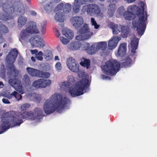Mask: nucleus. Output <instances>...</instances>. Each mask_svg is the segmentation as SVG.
Masks as SVG:
<instances>
[{"label": "nucleus", "mask_w": 157, "mask_h": 157, "mask_svg": "<svg viewBox=\"0 0 157 157\" xmlns=\"http://www.w3.org/2000/svg\"><path fill=\"white\" fill-rule=\"evenodd\" d=\"M62 32V34L69 39H71L74 36L73 31L67 28L63 29Z\"/></svg>", "instance_id": "5701e85b"}, {"label": "nucleus", "mask_w": 157, "mask_h": 157, "mask_svg": "<svg viewBox=\"0 0 157 157\" xmlns=\"http://www.w3.org/2000/svg\"><path fill=\"white\" fill-rule=\"evenodd\" d=\"M120 37L115 36L111 40H110L108 43V48L109 50H112L115 48L117 43L120 40Z\"/></svg>", "instance_id": "a211bd4d"}, {"label": "nucleus", "mask_w": 157, "mask_h": 157, "mask_svg": "<svg viewBox=\"0 0 157 157\" xmlns=\"http://www.w3.org/2000/svg\"><path fill=\"white\" fill-rule=\"evenodd\" d=\"M125 9L123 6H121L117 10V12L120 16H123L124 13L126 11Z\"/></svg>", "instance_id": "ea45409f"}, {"label": "nucleus", "mask_w": 157, "mask_h": 157, "mask_svg": "<svg viewBox=\"0 0 157 157\" xmlns=\"http://www.w3.org/2000/svg\"><path fill=\"white\" fill-rule=\"evenodd\" d=\"M23 80L26 86H29L30 84V79L29 76L25 75L24 76Z\"/></svg>", "instance_id": "c9c22d12"}, {"label": "nucleus", "mask_w": 157, "mask_h": 157, "mask_svg": "<svg viewBox=\"0 0 157 157\" xmlns=\"http://www.w3.org/2000/svg\"><path fill=\"white\" fill-rule=\"evenodd\" d=\"M71 22L73 26L75 28L78 29L83 24V20L81 17L75 16L71 18Z\"/></svg>", "instance_id": "f3484780"}, {"label": "nucleus", "mask_w": 157, "mask_h": 157, "mask_svg": "<svg viewBox=\"0 0 157 157\" xmlns=\"http://www.w3.org/2000/svg\"><path fill=\"white\" fill-rule=\"evenodd\" d=\"M71 5L67 4L64 6L63 11L64 13H68L71 11Z\"/></svg>", "instance_id": "e433bc0d"}, {"label": "nucleus", "mask_w": 157, "mask_h": 157, "mask_svg": "<svg viewBox=\"0 0 157 157\" xmlns=\"http://www.w3.org/2000/svg\"><path fill=\"white\" fill-rule=\"evenodd\" d=\"M54 1L56 3H59L60 1L61 0H54Z\"/></svg>", "instance_id": "680f3d73"}, {"label": "nucleus", "mask_w": 157, "mask_h": 157, "mask_svg": "<svg viewBox=\"0 0 157 157\" xmlns=\"http://www.w3.org/2000/svg\"><path fill=\"white\" fill-rule=\"evenodd\" d=\"M2 10L4 12L0 13V20L3 22L13 19L12 14L14 12V6L11 2L7 1L2 4Z\"/></svg>", "instance_id": "0eeeda50"}, {"label": "nucleus", "mask_w": 157, "mask_h": 157, "mask_svg": "<svg viewBox=\"0 0 157 157\" xmlns=\"http://www.w3.org/2000/svg\"><path fill=\"white\" fill-rule=\"evenodd\" d=\"M67 65L72 71L76 73L79 72V64L76 63L75 59L73 58L70 57L67 59Z\"/></svg>", "instance_id": "ddd939ff"}, {"label": "nucleus", "mask_w": 157, "mask_h": 157, "mask_svg": "<svg viewBox=\"0 0 157 157\" xmlns=\"http://www.w3.org/2000/svg\"><path fill=\"white\" fill-rule=\"evenodd\" d=\"M29 24V25L25 29L22 30L20 33V36L22 40L28 39L29 36V34H36L39 33L36 22L30 21Z\"/></svg>", "instance_id": "1a4fd4ad"}, {"label": "nucleus", "mask_w": 157, "mask_h": 157, "mask_svg": "<svg viewBox=\"0 0 157 157\" xmlns=\"http://www.w3.org/2000/svg\"><path fill=\"white\" fill-rule=\"evenodd\" d=\"M50 80L39 79L35 81L33 83V86L36 88H45L50 86L51 84Z\"/></svg>", "instance_id": "4468645a"}, {"label": "nucleus", "mask_w": 157, "mask_h": 157, "mask_svg": "<svg viewBox=\"0 0 157 157\" xmlns=\"http://www.w3.org/2000/svg\"><path fill=\"white\" fill-rule=\"evenodd\" d=\"M38 77L43 78H48L50 76V74L49 72H44L40 71Z\"/></svg>", "instance_id": "f704fd0d"}, {"label": "nucleus", "mask_w": 157, "mask_h": 157, "mask_svg": "<svg viewBox=\"0 0 157 157\" xmlns=\"http://www.w3.org/2000/svg\"><path fill=\"white\" fill-rule=\"evenodd\" d=\"M77 33L80 35L77 36L75 37V39L79 41L88 39L93 34V33L89 31L88 26L86 24L79 29Z\"/></svg>", "instance_id": "9d476101"}, {"label": "nucleus", "mask_w": 157, "mask_h": 157, "mask_svg": "<svg viewBox=\"0 0 157 157\" xmlns=\"http://www.w3.org/2000/svg\"><path fill=\"white\" fill-rule=\"evenodd\" d=\"M90 85L89 79L83 78L78 82L75 86L69 90V93L73 97L80 96L87 91Z\"/></svg>", "instance_id": "39448f33"}, {"label": "nucleus", "mask_w": 157, "mask_h": 157, "mask_svg": "<svg viewBox=\"0 0 157 157\" xmlns=\"http://www.w3.org/2000/svg\"><path fill=\"white\" fill-rule=\"evenodd\" d=\"M139 5L140 8L136 5L128 6L123 16L126 20H133V27L136 28L138 34L141 36L144 33L146 28V22L147 20V14L146 11L144 12L145 4L143 2L139 3Z\"/></svg>", "instance_id": "f257e3e1"}, {"label": "nucleus", "mask_w": 157, "mask_h": 157, "mask_svg": "<svg viewBox=\"0 0 157 157\" xmlns=\"http://www.w3.org/2000/svg\"><path fill=\"white\" fill-rule=\"evenodd\" d=\"M134 58H135V59L136 58V56H134Z\"/></svg>", "instance_id": "338daca9"}, {"label": "nucleus", "mask_w": 157, "mask_h": 157, "mask_svg": "<svg viewBox=\"0 0 157 157\" xmlns=\"http://www.w3.org/2000/svg\"><path fill=\"white\" fill-rule=\"evenodd\" d=\"M4 86V84L2 82L0 81V87H2Z\"/></svg>", "instance_id": "13d9d810"}, {"label": "nucleus", "mask_w": 157, "mask_h": 157, "mask_svg": "<svg viewBox=\"0 0 157 157\" xmlns=\"http://www.w3.org/2000/svg\"><path fill=\"white\" fill-rule=\"evenodd\" d=\"M30 14L33 16H35L36 15V13L35 11L32 10L30 11Z\"/></svg>", "instance_id": "864d4df0"}, {"label": "nucleus", "mask_w": 157, "mask_h": 157, "mask_svg": "<svg viewBox=\"0 0 157 157\" xmlns=\"http://www.w3.org/2000/svg\"><path fill=\"white\" fill-rule=\"evenodd\" d=\"M63 7L64 5L62 3L59 4L57 6V8L59 9V10H61L62 9L63 10Z\"/></svg>", "instance_id": "a18cd8bd"}, {"label": "nucleus", "mask_w": 157, "mask_h": 157, "mask_svg": "<svg viewBox=\"0 0 157 157\" xmlns=\"http://www.w3.org/2000/svg\"><path fill=\"white\" fill-rule=\"evenodd\" d=\"M75 82L74 77L71 75L69 76L68 77L67 82H64L63 85L66 87H69L71 85L74 83Z\"/></svg>", "instance_id": "bb28decb"}, {"label": "nucleus", "mask_w": 157, "mask_h": 157, "mask_svg": "<svg viewBox=\"0 0 157 157\" xmlns=\"http://www.w3.org/2000/svg\"><path fill=\"white\" fill-rule=\"evenodd\" d=\"M116 8V6L114 4H111L109 6L107 12L109 17H113Z\"/></svg>", "instance_id": "a878e982"}, {"label": "nucleus", "mask_w": 157, "mask_h": 157, "mask_svg": "<svg viewBox=\"0 0 157 157\" xmlns=\"http://www.w3.org/2000/svg\"><path fill=\"white\" fill-rule=\"evenodd\" d=\"M120 64L115 60L107 61L104 65L101 67L103 74L107 75L113 76L119 71Z\"/></svg>", "instance_id": "423d86ee"}, {"label": "nucleus", "mask_w": 157, "mask_h": 157, "mask_svg": "<svg viewBox=\"0 0 157 157\" xmlns=\"http://www.w3.org/2000/svg\"><path fill=\"white\" fill-rule=\"evenodd\" d=\"M30 52H31V53L32 54H35V55L36 54H37V53H38V50L36 49H34V50H30Z\"/></svg>", "instance_id": "09e8293b"}, {"label": "nucleus", "mask_w": 157, "mask_h": 157, "mask_svg": "<svg viewBox=\"0 0 157 157\" xmlns=\"http://www.w3.org/2000/svg\"><path fill=\"white\" fill-rule=\"evenodd\" d=\"M127 44L125 43H121L117 50V54L119 56H123L126 53Z\"/></svg>", "instance_id": "412c9836"}, {"label": "nucleus", "mask_w": 157, "mask_h": 157, "mask_svg": "<svg viewBox=\"0 0 157 157\" xmlns=\"http://www.w3.org/2000/svg\"><path fill=\"white\" fill-rule=\"evenodd\" d=\"M81 45L80 41H75L70 43L68 45V48L71 50L75 51L80 48Z\"/></svg>", "instance_id": "4be33fe9"}, {"label": "nucleus", "mask_w": 157, "mask_h": 157, "mask_svg": "<svg viewBox=\"0 0 157 157\" xmlns=\"http://www.w3.org/2000/svg\"><path fill=\"white\" fill-rule=\"evenodd\" d=\"M8 32L9 29L8 27L0 22V44L4 42V39L2 33L6 34Z\"/></svg>", "instance_id": "6ab92c4d"}, {"label": "nucleus", "mask_w": 157, "mask_h": 157, "mask_svg": "<svg viewBox=\"0 0 157 157\" xmlns=\"http://www.w3.org/2000/svg\"><path fill=\"white\" fill-rule=\"evenodd\" d=\"M56 36L57 37H59L60 36V34L59 33V30L57 29H56Z\"/></svg>", "instance_id": "3c124183"}, {"label": "nucleus", "mask_w": 157, "mask_h": 157, "mask_svg": "<svg viewBox=\"0 0 157 157\" xmlns=\"http://www.w3.org/2000/svg\"><path fill=\"white\" fill-rule=\"evenodd\" d=\"M44 56L45 59L47 61L52 60L53 55L52 51L49 50L45 51L44 53Z\"/></svg>", "instance_id": "c756f323"}, {"label": "nucleus", "mask_w": 157, "mask_h": 157, "mask_svg": "<svg viewBox=\"0 0 157 157\" xmlns=\"http://www.w3.org/2000/svg\"><path fill=\"white\" fill-rule=\"evenodd\" d=\"M35 113L36 115V118H39L40 117L43 116V112L42 109L36 108L34 110Z\"/></svg>", "instance_id": "473e14b6"}, {"label": "nucleus", "mask_w": 157, "mask_h": 157, "mask_svg": "<svg viewBox=\"0 0 157 157\" xmlns=\"http://www.w3.org/2000/svg\"><path fill=\"white\" fill-rule=\"evenodd\" d=\"M55 19L57 21L63 22L64 18L63 13L59 12L56 13L55 16Z\"/></svg>", "instance_id": "2f4dec72"}, {"label": "nucleus", "mask_w": 157, "mask_h": 157, "mask_svg": "<svg viewBox=\"0 0 157 157\" xmlns=\"http://www.w3.org/2000/svg\"><path fill=\"white\" fill-rule=\"evenodd\" d=\"M91 22L92 23V25H93L94 24H95L96 23V22L95 21L94 18H91Z\"/></svg>", "instance_id": "603ef678"}, {"label": "nucleus", "mask_w": 157, "mask_h": 157, "mask_svg": "<svg viewBox=\"0 0 157 157\" xmlns=\"http://www.w3.org/2000/svg\"><path fill=\"white\" fill-rule=\"evenodd\" d=\"M94 0H75L74 5L73 6V11L75 13L78 12L80 11V6L86 4V2H93Z\"/></svg>", "instance_id": "dca6fc26"}, {"label": "nucleus", "mask_w": 157, "mask_h": 157, "mask_svg": "<svg viewBox=\"0 0 157 157\" xmlns=\"http://www.w3.org/2000/svg\"><path fill=\"white\" fill-rule=\"evenodd\" d=\"M93 25L94 26V28L96 29H98L100 26L99 25H98L97 23H96L95 24Z\"/></svg>", "instance_id": "5fc2aeb1"}, {"label": "nucleus", "mask_w": 157, "mask_h": 157, "mask_svg": "<svg viewBox=\"0 0 157 157\" xmlns=\"http://www.w3.org/2000/svg\"><path fill=\"white\" fill-rule=\"evenodd\" d=\"M139 39L134 36L131 39V53L130 56H128L125 59H124V61L121 63L122 66L124 67L130 66L132 64V59H131L130 57L131 56H134V54L136 52V50L138 48L139 44Z\"/></svg>", "instance_id": "6e6552de"}, {"label": "nucleus", "mask_w": 157, "mask_h": 157, "mask_svg": "<svg viewBox=\"0 0 157 157\" xmlns=\"http://www.w3.org/2000/svg\"><path fill=\"white\" fill-rule=\"evenodd\" d=\"M60 40L63 44H66L69 42V40L68 39L65 38L63 37H60Z\"/></svg>", "instance_id": "c03bdc74"}, {"label": "nucleus", "mask_w": 157, "mask_h": 157, "mask_svg": "<svg viewBox=\"0 0 157 157\" xmlns=\"http://www.w3.org/2000/svg\"><path fill=\"white\" fill-rule=\"evenodd\" d=\"M31 59L34 62L36 61V59H35V57L33 56H32L31 57Z\"/></svg>", "instance_id": "4d7b16f0"}, {"label": "nucleus", "mask_w": 157, "mask_h": 157, "mask_svg": "<svg viewBox=\"0 0 157 157\" xmlns=\"http://www.w3.org/2000/svg\"><path fill=\"white\" fill-rule=\"evenodd\" d=\"M18 54V51L16 48H14L9 53L6 57V62L8 64L9 68L10 70V76L12 78L9 80L8 82L17 91L21 94H23L25 93L23 87L21 84V81L17 78L19 72L16 69L14 65L13 64Z\"/></svg>", "instance_id": "7ed1b4c3"}, {"label": "nucleus", "mask_w": 157, "mask_h": 157, "mask_svg": "<svg viewBox=\"0 0 157 157\" xmlns=\"http://www.w3.org/2000/svg\"><path fill=\"white\" fill-rule=\"evenodd\" d=\"M119 29L121 30V32L123 36L124 37H127L129 32V28L126 26L120 25L119 26Z\"/></svg>", "instance_id": "393cba45"}, {"label": "nucleus", "mask_w": 157, "mask_h": 157, "mask_svg": "<svg viewBox=\"0 0 157 157\" xmlns=\"http://www.w3.org/2000/svg\"><path fill=\"white\" fill-rule=\"evenodd\" d=\"M107 43L105 42H100L96 43V46L98 50H104L107 48Z\"/></svg>", "instance_id": "c85d7f7f"}, {"label": "nucleus", "mask_w": 157, "mask_h": 157, "mask_svg": "<svg viewBox=\"0 0 157 157\" xmlns=\"http://www.w3.org/2000/svg\"><path fill=\"white\" fill-rule=\"evenodd\" d=\"M80 64L85 67L88 69L90 65V61L89 59L83 58L81 59V62L80 63Z\"/></svg>", "instance_id": "7c9ffc66"}, {"label": "nucleus", "mask_w": 157, "mask_h": 157, "mask_svg": "<svg viewBox=\"0 0 157 157\" xmlns=\"http://www.w3.org/2000/svg\"><path fill=\"white\" fill-rule=\"evenodd\" d=\"M34 115L31 111L24 112L23 113L12 111L3 114L2 116V122L0 126V134L9 129L11 125L12 127L19 126L23 122V119L29 118L32 120L35 119L36 117H34Z\"/></svg>", "instance_id": "f03ea898"}, {"label": "nucleus", "mask_w": 157, "mask_h": 157, "mask_svg": "<svg viewBox=\"0 0 157 157\" xmlns=\"http://www.w3.org/2000/svg\"><path fill=\"white\" fill-rule=\"evenodd\" d=\"M7 97L9 99H13L17 101L21 100L22 99V95L15 91L11 94H7Z\"/></svg>", "instance_id": "aec40b11"}, {"label": "nucleus", "mask_w": 157, "mask_h": 157, "mask_svg": "<svg viewBox=\"0 0 157 157\" xmlns=\"http://www.w3.org/2000/svg\"><path fill=\"white\" fill-rule=\"evenodd\" d=\"M2 101L4 104H10V102L7 99L3 98L2 99Z\"/></svg>", "instance_id": "49530a36"}, {"label": "nucleus", "mask_w": 157, "mask_h": 157, "mask_svg": "<svg viewBox=\"0 0 157 157\" xmlns=\"http://www.w3.org/2000/svg\"><path fill=\"white\" fill-rule=\"evenodd\" d=\"M43 55V52L41 51H39L37 54H36L35 55V57L38 60L41 61L43 59V57L42 56Z\"/></svg>", "instance_id": "a19ab883"}, {"label": "nucleus", "mask_w": 157, "mask_h": 157, "mask_svg": "<svg viewBox=\"0 0 157 157\" xmlns=\"http://www.w3.org/2000/svg\"><path fill=\"white\" fill-rule=\"evenodd\" d=\"M18 7L17 11L21 14H23L25 13V10L23 5L22 4H19Z\"/></svg>", "instance_id": "58836bf2"}, {"label": "nucleus", "mask_w": 157, "mask_h": 157, "mask_svg": "<svg viewBox=\"0 0 157 157\" xmlns=\"http://www.w3.org/2000/svg\"><path fill=\"white\" fill-rule=\"evenodd\" d=\"M26 70L30 76L38 77L40 73L39 70L30 67H27Z\"/></svg>", "instance_id": "b1692460"}, {"label": "nucleus", "mask_w": 157, "mask_h": 157, "mask_svg": "<svg viewBox=\"0 0 157 157\" xmlns=\"http://www.w3.org/2000/svg\"><path fill=\"white\" fill-rule=\"evenodd\" d=\"M83 49L86 51L87 53L90 55L95 54L98 51L96 46V43H94L91 46H90L89 43L86 42L84 46L83 47Z\"/></svg>", "instance_id": "2eb2a0df"}, {"label": "nucleus", "mask_w": 157, "mask_h": 157, "mask_svg": "<svg viewBox=\"0 0 157 157\" xmlns=\"http://www.w3.org/2000/svg\"><path fill=\"white\" fill-rule=\"evenodd\" d=\"M9 46V44H8V45L7 44L5 43L3 45V48H5L6 46Z\"/></svg>", "instance_id": "bf43d9fd"}, {"label": "nucleus", "mask_w": 157, "mask_h": 157, "mask_svg": "<svg viewBox=\"0 0 157 157\" xmlns=\"http://www.w3.org/2000/svg\"><path fill=\"white\" fill-rule=\"evenodd\" d=\"M111 28L113 30V33L117 34L121 32V30L119 29V26L117 25H113L112 26Z\"/></svg>", "instance_id": "72a5a7b5"}, {"label": "nucleus", "mask_w": 157, "mask_h": 157, "mask_svg": "<svg viewBox=\"0 0 157 157\" xmlns=\"http://www.w3.org/2000/svg\"><path fill=\"white\" fill-rule=\"evenodd\" d=\"M29 3V4H30V0H26Z\"/></svg>", "instance_id": "0e129e2a"}, {"label": "nucleus", "mask_w": 157, "mask_h": 157, "mask_svg": "<svg viewBox=\"0 0 157 157\" xmlns=\"http://www.w3.org/2000/svg\"><path fill=\"white\" fill-rule=\"evenodd\" d=\"M100 10L98 6L95 4H87L83 6L81 10V14H84L86 12L88 14L91 15L100 13Z\"/></svg>", "instance_id": "9b49d317"}, {"label": "nucleus", "mask_w": 157, "mask_h": 157, "mask_svg": "<svg viewBox=\"0 0 157 157\" xmlns=\"http://www.w3.org/2000/svg\"><path fill=\"white\" fill-rule=\"evenodd\" d=\"M2 54H3V53L2 52L0 53V57H1V56H2Z\"/></svg>", "instance_id": "69168bd1"}, {"label": "nucleus", "mask_w": 157, "mask_h": 157, "mask_svg": "<svg viewBox=\"0 0 157 157\" xmlns=\"http://www.w3.org/2000/svg\"><path fill=\"white\" fill-rule=\"evenodd\" d=\"M70 101L69 98H63L62 95L59 94H55L46 101L43 105V109L45 113L50 114L56 110L58 111L62 110Z\"/></svg>", "instance_id": "20e7f679"}, {"label": "nucleus", "mask_w": 157, "mask_h": 157, "mask_svg": "<svg viewBox=\"0 0 157 157\" xmlns=\"http://www.w3.org/2000/svg\"><path fill=\"white\" fill-rule=\"evenodd\" d=\"M29 41L32 46L42 47L45 46V44L44 40L38 36H35L31 37Z\"/></svg>", "instance_id": "f8f14e48"}, {"label": "nucleus", "mask_w": 157, "mask_h": 157, "mask_svg": "<svg viewBox=\"0 0 157 157\" xmlns=\"http://www.w3.org/2000/svg\"><path fill=\"white\" fill-rule=\"evenodd\" d=\"M100 0L101 1H104L105 0Z\"/></svg>", "instance_id": "774afa93"}, {"label": "nucleus", "mask_w": 157, "mask_h": 157, "mask_svg": "<svg viewBox=\"0 0 157 157\" xmlns=\"http://www.w3.org/2000/svg\"><path fill=\"white\" fill-rule=\"evenodd\" d=\"M119 0H109V1L110 2L116 3L118 2Z\"/></svg>", "instance_id": "6e6d98bb"}, {"label": "nucleus", "mask_w": 157, "mask_h": 157, "mask_svg": "<svg viewBox=\"0 0 157 157\" xmlns=\"http://www.w3.org/2000/svg\"><path fill=\"white\" fill-rule=\"evenodd\" d=\"M52 9V7L49 4H46L45 5H44V9L47 12L51 11Z\"/></svg>", "instance_id": "79ce46f5"}, {"label": "nucleus", "mask_w": 157, "mask_h": 157, "mask_svg": "<svg viewBox=\"0 0 157 157\" xmlns=\"http://www.w3.org/2000/svg\"><path fill=\"white\" fill-rule=\"evenodd\" d=\"M30 105L29 104H25L22 105L21 107V112L20 113H23V112L26 111V110L30 107Z\"/></svg>", "instance_id": "4c0bfd02"}, {"label": "nucleus", "mask_w": 157, "mask_h": 157, "mask_svg": "<svg viewBox=\"0 0 157 157\" xmlns=\"http://www.w3.org/2000/svg\"><path fill=\"white\" fill-rule=\"evenodd\" d=\"M55 67L56 70L58 71H61L62 68L61 63L60 62H58L56 63Z\"/></svg>", "instance_id": "37998d69"}, {"label": "nucleus", "mask_w": 157, "mask_h": 157, "mask_svg": "<svg viewBox=\"0 0 157 157\" xmlns=\"http://www.w3.org/2000/svg\"><path fill=\"white\" fill-rule=\"evenodd\" d=\"M1 1H2V0H0V7H2V4L3 3H2Z\"/></svg>", "instance_id": "e2e57ef3"}, {"label": "nucleus", "mask_w": 157, "mask_h": 157, "mask_svg": "<svg viewBox=\"0 0 157 157\" xmlns=\"http://www.w3.org/2000/svg\"><path fill=\"white\" fill-rule=\"evenodd\" d=\"M27 21V18L22 16H20L17 20L18 26L22 27L25 25Z\"/></svg>", "instance_id": "cd10ccee"}, {"label": "nucleus", "mask_w": 157, "mask_h": 157, "mask_svg": "<svg viewBox=\"0 0 157 157\" xmlns=\"http://www.w3.org/2000/svg\"><path fill=\"white\" fill-rule=\"evenodd\" d=\"M55 59L56 60H59V58L58 56H56L55 58Z\"/></svg>", "instance_id": "052dcab7"}, {"label": "nucleus", "mask_w": 157, "mask_h": 157, "mask_svg": "<svg viewBox=\"0 0 157 157\" xmlns=\"http://www.w3.org/2000/svg\"><path fill=\"white\" fill-rule=\"evenodd\" d=\"M101 77L103 79H106L107 78L110 79V77H109L108 76H106L105 75H101Z\"/></svg>", "instance_id": "8fccbe9b"}, {"label": "nucleus", "mask_w": 157, "mask_h": 157, "mask_svg": "<svg viewBox=\"0 0 157 157\" xmlns=\"http://www.w3.org/2000/svg\"><path fill=\"white\" fill-rule=\"evenodd\" d=\"M40 31L42 34H44L46 31V26L44 25L43 27H42Z\"/></svg>", "instance_id": "de8ad7c7"}]
</instances>
